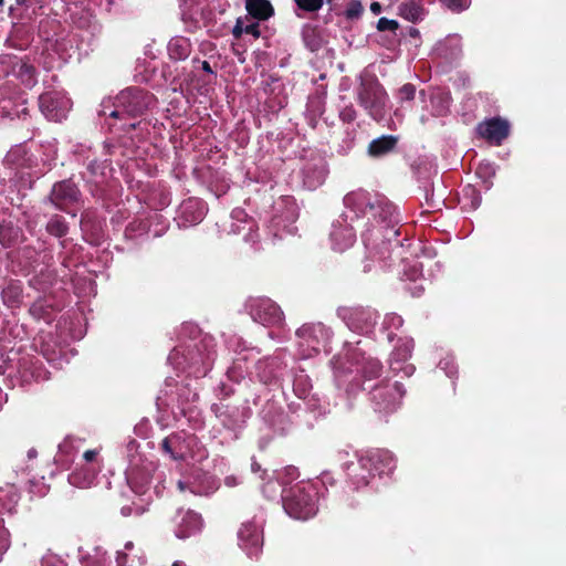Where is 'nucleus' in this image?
Instances as JSON below:
<instances>
[{
  "instance_id": "1",
  "label": "nucleus",
  "mask_w": 566,
  "mask_h": 566,
  "mask_svg": "<svg viewBox=\"0 0 566 566\" xmlns=\"http://www.w3.org/2000/svg\"><path fill=\"white\" fill-rule=\"evenodd\" d=\"M344 467L353 483L359 488L368 485L369 479L375 473L381 475L391 472L395 469V459L388 450H376L359 458L356 463L345 462Z\"/></svg>"
},
{
  "instance_id": "2",
  "label": "nucleus",
  "mask_w": 566,
  "mask_h": 566,
  "mask_svg": "<svg viewBox=\"0 0 566 566\" xmlns=\"http://www.w3.org/2000/svg\"><path fill=\"white\" fill-rule=\"evenodd\" d=\"M285 512L295 520H308L317 512L316 493L312 488L296 484L282 496Z\"/></svg>"
},
{
  "instance_id": "3",
  "label": "nucleus",
  "mask_w": 566,
  "mask_h": 566,
  "mask_svg": "<svg viewBox=\"0 0 566 566\" xmlns=\"http://www.w3.org/2000/svg\"><path fill=\"white\" fill-rule=\"evenodd\" d=\"M247 308L253 321L263 326L281 328L285 324L283 311L269 297H250L247 302Z\"/></svg>"
},
{
  "instance_id": "4",
  "label": "nucleus",
  "mask_w": 566,
  "mask_h": 566,
  "mask_svg": "<svg viewBox=\"0 0 566 566\" xmlns=\"http://www.w3.org/2000/svg\"><path fill=\"white\" fill-rule=\"evenodd\" d=\"M369 395L375 411L392 412L397 409L403 396L402 385L398 381L394 384L381 381L371 388Z\"/></svg>"
},
{
  "instance_id": "5",
  "label": "nucleus",
  "mask_w": 566,
  "mask_h": 566,
  "mask_svg": "<svg viewBox=\"0 0 566 566\" xmlns=\"http://www.w3.org/2000/svg\"><path fill=\"white\" fill-rule=\"evenodd\" d=\"M338 316L350 329L366 332L376 324L378 314L370 307L344 306L338 308Z\"/></svg>"
},
{
  "instance_id": "6",
  "label": "nucleus",
  "mask_w": 566,
  "mask_h": 566,
  "mask_svg": "<svg viewBox=\"0 0 566 566\" xmlns=\"http://www.w3.org/2000/svg\"><path fill=\"white\" fill-rule=\"evenodd\" d=\"M238 542L249 557H259L263 548V532L253 522L242 523L238 531Z\"/></svg>"
},
{
  "instance_id": "7",
  "label": "nucleus",
  "mask_w": 566,
  "mask_h": 566,
  "mask_svg": "<svg viewBox=\"0 0 566 566\" xmlns=\"http://www.w3.org/2000/svg\"><path fill=\"white\" fill-rule=\"evenodd\" d=\"M203 527L201 515L192 510H178L175 516V535L180 539H187L200 534Z\"/></svg>"
},
{
  "instance_id": "8",
  "label": "nucleus",
  "mask_w": 566,
  "mask_h": 566,
  "mask_svg": "<svg viewBox=\"0 0 566 566\" xmlns=\"http://www.w3.org/2000/svg\"><path fill=\"white\" fill-rule=\"evenodd\" d=\"M188 355L191 365H201L202 368H198L197 371L207 375L217 356L214 339L211 336H203Z\"/></svg>"
},
{
  "instance_id": "9",
  "label": "nucleus",
  "mask_w": 566,
  "mask_h": 566,
  "mask_svg": "<svg viewBox=\"0 0 566 566\" xmlns=\"http://www.w3.org/2000/svg\"><path fill=\"white\" fill-rule=\"evenodd\" d=\"M211 411L224 428L235 430L241 428L245 422L247 411H249V409L244 408L241 411L239 407L221 401L213 403Z\"/></svg>"
},
{
  "instance_id": "10",
  "label": "nucleus",
  "mask_w": 566,
  "mask_h": 566,
  "mask_svg": "<svg viewBox=\"0 0 566 566\" xmlns=\"http://www.w3.org/2000/svg\"><path fill=\"white\" fill-rule=\"evenodd\" d=\"M331 240L333 243V249L338 252H343L350 248L356 241L355 230L347 222L346 214H340L339 219L333 223Z\"/></svg>"
},
{
  "instance_id": "11",
  "label": "nucleus",
  "mask_w": 566,
  "mask_h": 566,
  "mask_svg": "<svg viewBox=\"0 0 566 566\" xmlns=\"http://www.w3.org/2000/svg\"><path fill=\"white\" fill-rule=\"evenodd\" d=\"M324 335L323 324H305L296 331V336L300 338V346L305 347L311 353H319L321 339Z\"/></svg>"
},
{
  "instance_id": "12",
  "label": "nucleus",
  "mask_w": 566,
  "mask_h": 566,
  "mask_svg": "<svg viewBox=\"0 0 566 566\" xmlns=\"http://www.w3.org/2000/svg\"><path fill=\"white\" fill-rule=\"evenodd\" d=\"M478 132L481 137L488 139L489 142L500 144L504 138L507 137L510 125L505 119L492 118L481 123L478 126Z\"/></svg>"
},
{
  "instance_id": "13",
  "label": "nucleus",
  "mask_w": 566,
  "mask_h": 566,
  "mask_svg": "<svg viewBox=\"0 0 566 566\" xmlns=\"http://www.w3.org/2000/svg\"><path fill=\"white\" fill-rule=\"evenodd\" d=\"M96 478V470L82 467L69 475V483L78 489H87L92 486Z\"/></svg>"
},
{
  "instance_id": "14",
  "label": "nucleus",
  "mask_w": 566,
  "mask_h": 566,
  "mask_svg": "<svg viewBox=\"0 0 566 566\" xmlns=\"http://www.w3.org/2000/svg\"><path fill=\"white\" fill-rule=\"evenodd\" d=\"M247 11L259 20H266L273 14V7L268 0H247Z\"/></svg>"
},
{
  "instance_id": "15",
  "label": "nucleus",
  "mask_w": 566,
  "mask_h": 566,
  "mask_svg": "<svg viewBox=\"0 0 566 566\" xmlns=\"http://www.w3.org/2000/svg\"><path fill=\"white\" fill-rule=\"evenodd\" d=\"M359 373L364 380H373L377 379L382 374V365L381 363L373 357H363L360 363Z\"/></svg>"
},
{
  "instance_id": "16",
  "label": "nucleus",
  "mask_w": 566,
  "mask_h": 566,
  "mask_svg": "<svg viewBox=\"0 0 566 566\" xmlns=\"http://www.w3.org/2000/svg\"><path fill=\"white\" fill-rule=\"evenodd\" d=\"M21 235V229L12 222L2 221L0 223V243L3 247H11Z\"/></svg>"
},
{
  "instance_id": "17",
  "label": "nucleus",
  "mask_w": 566,
  "mask_h": 566,
  "mask_svg": "<svg viewBox=\"0 0 566 566\" xmlns=\"http://www.w3.org/2000/svg\"><path fill=\"white\" fill-rule=\"evenodd\" d=\"M20 500V494L13 485L0 488V505L8 512H12Z\"/></svg>"
},
{
  "instance_id": "18",
  "label": "nucleus",
  "mask_w": 566,
  "mask_h": 566,
  "mask_svg": "<svg viewBox=\"0 0 566 566\" xmlns=\"http://www.w3.org/2000/svg\"><path fill=\"white\" fill-rule=\"evenodd\" d=\"M395 144L396 139L394 137H381L369 145V153L373 156L386 154L394 148Z\"/></svg>"
},
{
  "instance_id": "19",
  "label": "nucleus",
  "mask_w": 566,
  "mask_h": 566,
  "mask_svg": "<svg viewBox=\"0 0 566 566\" xmlns=\"http://www.w3.org/2000/svg\"><path fill=\"white\" fill-rule=\"evenodd\" d=\"M46 230L50 234L61 238L67 233V224L63 218L55 214L46 224Z\"/></svg>"
},
{
  "instance_id": "20",
  "label": "nucleus",
  "mask_w": 566,
  "mask_h": 566,
  "mask_svg": "<svg viewBox=\"0 0 566 566\" xmlns=\"http://www.w3.org/2000/svg\"><path fill=\"white\" fill-rule=\"evenodd\" d=\"M179 441V437L177 436H170V437H166L163 441H161V450L169 454L174 460H180L182 459V454L180 453H177L175 451V443Z\"/></svg>"
},
{
  "instance_id": "21",
  "label": "nucleus",
  "mask_w": 566,
  "mask_h": 566,
  "mask_svg": "<svg viewBox=\"0 0 566 566\" xmlns=\"http://www.w3.org/2000/svg\"><path fill=\"white\" fill-rule=\"evenodd\" d=\"M400 14L409 21H417L420 18L421 10L415 3H403L400 7Z\"/></svg>"
},
{
  "instance_id": "22",
  "label": "nucleus",
  "mask_w": 566,
  "mask_h": 566,
  "mask_svg": "<svg viewBox=\"0 0 566 566\" xmlns=\"http://www.w3.org/2000/svg\"><path fill=\"white\" fill-rule=\"evenodd\" d=\"M364 11V7L359 0H352L345 11L347 19H357Z\"/></svg>"
},
{
  "instance_id": "23",
  "label": "nucleus",
  "mask_w": 566,
  "mask_h": 566,
  "mask_svg": "<svg viewBox=\"0 0 566 566\" xmlns=\"http://www.w3.org/2000/svg\"><path fill=\"white\" fill-rule=\"evenodd\" d=\"M145 511H146V509L143 505H139L136 503H132L129 505H124L120 509L122 515L126 516V517L132 516V515L139 516V515L144 514Z\"/></svg>"
},
{
  "instance_id": "24",
  "label": "nucleus",
  "mask_w": 566,
  "mask_h": 566,
  "mask_svg": "<svg viewBox=\"0 0 566 566\" xmlns=\"http://www.w3.org/2000/svg\"><path fill=\"white\" fill-rule=\"evenodd\" d=\"M296 4L306 11H317L323 6V0H295Z\"/></svg>"
},
{
  "instance_id": "25",
  "label": "nucleus",
  "mask_w": 566,
  "mask_h": 566,
  "mask_svg": "<svg viewBox=\"0 0 566 566\" xmlns=\"http://www.w3.org/2000/svg\"><path fill=\"white\" fill-rule=\"evenodd\" d=\"M201 214H195V213H191V214H179L178 218H175V220L177 221V224L178 227H186V222H190L191 224H197L199 222H201V218H200Z\"/></svg>"
},
{
  "instance_id": "26",
  "label": "nucleus",
  "mask_w": 566,
  "mask_h": 566,
  "mask_svg": "<svg viewBox=\"0 0 566 566\" xmlns=\"http://www.w3.org/2000/svg\"><path fill=\"white\" fill-rule=\"evenodd\" d=\"M377 29L379 31H386V30L396 31L398 29V22L395 20L380 18L377 23Z\"/></svg>"
},
{
  "instance_id": "27",
  "label": "nucleus",
  "mask_w": 566,
  "mask_h": 566,
  "mask_svg": "<svg viewBox=\"0 0 566 566\" xmlns=\"http://www.w3.org/2000/svg\"><path fill=\"white\" fill-rule=\"evenodd\" d=\"M444 2L453 11H461L470 4V0H444Z\"/></svg>"
},
{
  "instance_id": "28",
  "label": "nucleus",
  "mask_w": 566,
  "mask_h": 566,
  "mask_svg": "<svg viewBox=\"0 0 566 566\" xmlns=\"http://www.w3.org/2000/svg\"><path fill=\"white\" fill-rule=\"evenodd\" d=\"M29 312L33 317L40 319L43 313V305L41 303H34L31 305Z\"/></svg>"
},
{
  "instance_id": "29",
  "label": "nucleus",
  "mask_w": 566,
  "mask_h": 566,
  "mask_svg": "<svg viewBox=\"0 0 566 566\" xmlns=\"http://www.w3.org/2000/svg\"><path fill=\"white\" fill-rule=\"evenodd\" d=\"M400 95L405 99H411L415 95V88L411 85H405L400 90Z\"/></svg>"
},
{
  "instance_id": "30",
  "label": "nucleus",
  "mask_w": 566,
  "mask_h": 566,
  "mask_svg": "<svg viewBox=\"0 0 566 566\" xmlns=\"http://www.w3.org/2000/svg\"><path fill=\"white\" fill-rule=\"evenodd\" d=\"M65 190H70V192H72V193L74 192V189L70 185L62 184L54 188V193L56 196H61L64 193Z\"/></svg>"
},
{
  "instance_id": "31",
  "label": "nucleus",
  "mask_w": 566,
  "mask_h": 566,
  "mask_svg": "<svg viewBox=\"0 0 566 566\" xmlns=\"http://www.w3.org/2000/svg\"><path fill=\"white\" fill-rule=\"evenodd\" d=\"M98 454L97 450H86L83 454V458L86 462H93Z\"/></svg>"
},
{
  "instance_id": "32",
  "label": "nucleus",
  "mask_w": 566,
  "mask_h": 566,
  "mask_svg": "<svg viewBox=\"0 0 566 566\" xmlns=\"http://www.w3.org/2000/svg\"><path fill=\"white\" fill-rule=\"evenodd\" d=\"M244 32L249 33V34H252L255 38H258L260 35V31H259L258 24L247 25L244 28Z\"/></svg>"
},
{
  "instance_id": "33",
  "label": "nucleus",
  "mask_w": 566,
  "mask_h": 566,
  "mask_svg": "<svg viewBox=\"0 0 566 566\" xmlns=\"http://www.w3.org/2000/svg\"><path fill=\"white\" fill-rule=\"evenodd\" d=\"M243 32H244V28L241 25L240 20H238V22L233 29V35L238 39L242 35Z\"/></svg>"
},
{
  "instance_id": "34",
  "label": "nucleus",
  "mask_w": 566,
  "mask_h": 566,
  "mask_svg": "<svg viewBox=\"0 0 566 566\" xmlns=\"http://www.w3.org/2000/svg\"><path fill=\"white\" fill-rule=\"evenodd\" d=\"M370 10L375 13V14H378L381 10V7L378 2H373L370 4Z\"/></svg>"
},
{
  "instance_id": "35",
  "label": "nucleus",
  "mask_w": 566,
  "mask_h": 566,
  "mask_svg": "<svg viewBox=\"0 0 566 566\" xmlns=\"http://www.w3.org/2000/svg\"><path fill=\"white\" fill-rule=\"evenodd\" d=\"M202 69H203L206 72H208V73H211V72H212V70H211V67H210V64H209L207 61H205V62L202 63Z\"/></svg>"
},
{
  "instance_id": "36",
  "label": "nucleus",
  "mask_w": 566,
  "mask_h": 566,
  "mask_svg": "<svg viewBox=\"0 0 566 566\" xmlns=\"http://www.w3.org/2000/svg\"><path fill=\"white\" fill-rule=\"evenodd\" d=\"M172 566H187V565L182 560H176V562L172 563Z\"/></svg>"
},
{
  "instance_id": "37",
  "label": "nucleus",
  "mask_w": 566,
  "mask_h": 566,
  "mask_svg": "<svg viewBox=\"0 0 566 566\" xmlns=\"http://www.w3.org/2000/svg\"><path fill=\"white\" fill-rule=\"evenodd\" d=\"M399 234H400L399 229H397V230H395V231H394V235H396V237H397V235H399Z\"/></svg>"
},
{
  "instance_id": "38",
  "label": "nucleus",
  "mask_w": 566,
  "mask_h": 566,
  "mask_svg": "<svg viewBox=\"0 0 566 566\" xmlns=\"http://www.w3.org/2000/svg\"><path fill=\"white\" fill-rule=\"evenodd\" d=\"M3 3V0H0V6Z\"/></svg>"
}]
</instances>
